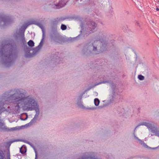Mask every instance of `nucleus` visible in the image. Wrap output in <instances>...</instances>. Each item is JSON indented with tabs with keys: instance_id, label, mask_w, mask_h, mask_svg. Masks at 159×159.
<instances>
[{
	"instance_id": "nucleus-1",
	"label": "nucleus",
	"mask_w": 159,
	"mask_h": 159,
	"mask_svg": "<svg viewBox=\"0 0 159 159\" xmlns=\"http://www.w3.org/2000/svg\"><path fill=\"white\" fill-rule=\"evenodd\" d=\"M25 93L22 89H15L9 93L3 94V98L0 101V115L9 108L8 104L13 103L15 105L12 109L15 113H19L20 107L24 110L32 111L36 112L34 118L27 124L31 125L35 122L39 114V106L35 98L31 96H25Z\"/></svg>"
},
{
	"instance_id": "nucleus-2",
	"label": "nucleus",
	"mask_w": 159,
	"mask_h": 159,
	"mask_svg": "<svg viewBox=\"0 0 159 159\" xmlns=\"http://www.w3.org/2000/svg\"><path fill=\"white\" fill-rule=\"evenodd\" d=\"M105 38L104 34L103 32H99L98 35L94 38L93 43H89L84 46L83 52L84 53H85L86 52L89 53L92 50L95 54H99L100 52L97 51V48L99 47L98 46L99 45H101L100 47V52L104 51L107 45V43L105 40Z\"/></svg>"
},
{
	"instance_id": "nucleus-3",
	"label": "nucleus",
	"mask_w": 159,
	"mask_h": 159,
	"mask_svg": "<svg viewBox=\"0 0 159 159\" xmlns=\"http://www.w3.org/2000/svg\"><path fill=\"white\" fill-rule=\"evenodd\" d=\"M7 44H6V43H5L4 44H2V48L1 52L2 53L3 52V50L4 49L6 48H8L12 47L11 48V50H9V54H7L6 56H5V61L4 62L5 65V66L7 67H9L12 65L14 63V60L13 59V57L14 54H13L14 50H13V44H12V43H6Z\"/></svg>"
},
{
	"instance_id": "nucleus-4",
	"label": "nucleus",
	"mask_w": 159,
	"mask_h": 159,
	"mask_svg": "<svg viewBox=\"0 0 159 159\" xmlns=\"http://www.w3.org/2000/svg\"><path fill=\"white\" fill-rule=\"evenodd\" d=\"M145 125L148 128L151 130V131L153 134L152 135H155L159 137V131H158L157 128L154 126V125L150 122H143L138 125L135 128V129L140 125Z\"/></svg>"
},
{
	"instance_id": "nucleus-5",
	"label": "nucleus",
	"mask_w": 159,
	"mask_h": 159,
	"mask_svg": "<svg viewBox=\"0 0 159 159\" xmlns=\"http://www.w3.org/2000/svg\"><path fill=\"white\" fill-rule=\"evenodd\" d=\"M95 157L96 153L93 152H86L83 154L80 159H99Z\"/></svg>"
},
{
	"instance_id": "nucleus-6",
	"label": "nucleus",
	"mask_w": 159,
	"mask_h": 159,
	"mask_svg": "<svg viewBox=\"0 0 159 159\" xmlns=\"http://www.w3.org/2000/svg\"><path fill=\"white\" fill-rule=\"evenodd\" d=\"M97 25L94 22L89 21L87 23L86 28L88 31L90 33L93 32L95 30Z\"/></svg>"
},
{
	"instance_id": "nucleus-7",
	"label": "nucleus",
	"mask_w": 159,
	"mask_h": 159,
	"mask_svg": "<svg viewBox=\"0 0 159 159\" xmlns=\"http://www.w3.org/2000/svg\"><path fill=\"white\" fill-rule=\"evenodd\" d=\"M3 123L0 122V128L4 130L7 131H13L17 130L19 129L20 128L19 127H16L11 128L7 127L4 126Z\"/></svg>"
},
{
	"instance_id": "nucleus-8",
	"label": "nucleus",
	"mask_w": 159,
	"mask_h": 159,
	"mask_svg": "<svg viewBox=\"0 0 159 159\" xmlns=\"http://www.w3.org/2000/svg\"><path fill=\"white\" fill-rule=\"evenodd\" d=\"M1 22L2 21L4 22V25H7L9 24L12 21V20L10 17L7 16L5 15H1L0 16Z\"/></svg>"
},
{
	"instance_id": "nucleus-9",
	"label": "nucleus",
	"mask_w": 159,
	"mask_h": 159,
	"mask_svg": "<svg viewBox=\"0 0 159 159\" xmlns=\"http://www.w3.org/2000/svg\"><path fill=\"white\" fill-rule=\"evenodd\" d=\"M69 0H56V3L55 5L57 7V8H59L65 6Z\"/></svg>"
},
{
	"instance_id": "nucleus-10",
	"label": "nucleus",
	"mask_w": 159,
	"mask_h": 159,
	"mask_svg": "<svg viewBox=\"0 0 159 159\" xmlns=\"http://www.w3.org/2000/svg\"><path fill=\"white\" fill-rule=\"evenodd\" d=\"M39 27L42 30V31L43 33V35H42V39L40 41V43H39V45L38 46V47H36V48H38V50H39L43 46V42L44 41V38H45V30L44 29L43 26L42 25H39Z\"/></svg>"
},
{
	"instance_id": "nucleus-11",
	"label": "nucleus",
	"mask_w": 159,
	"mask_h": 159,
	"mask_svg": "<svg viewBox=\"0 0 159 159\" xmlns=\"http://www.w3.org/2000/svg\"><path fill=\"white\" fill-rule=\"evenodd\" d=\"M27 26H26V25H23L22 28H23V32L21 34V40L22 41H25V38L24 37V32L25 30L27 27Z\"/></svg>"
},
{
	"instance_id": "nucleus-12",
	"label": "nucleus",
	"mask_w": 159,
	"mask_h": 159,
	"mask_svg": "<svg viewBox=\"0 0 159 159\" xmlns=\"http://www.w3.org/2000/svg\"><path fill=\"white\" fill-rule=\"evenodd\" d=\"M28 45L30 47H33L34 46V43L32 40H30L28 43Z\"/></svg>"
},
{
	"instance_id": "nucleus-13",
	"label": "nucleus",
	"mask_w": 159,
	"mask_h": 159,
	"mask_svg": "<svg viewBox=\"0 0 159 159\" xmlns=\"http://www.w3.org/2000/svg\"><path fill=\"white\" fill-rule=\"evenodd\" d=\"M28 51L25 55V57H30L32 56V55L30 53V50L29 49H27Z\"/></svg>"
},
{
	"instance_id": "nucleus-14",
	"label": "nucleus",
	"mask_w": 159,
	"mask_h": 159,
	"mask_svg": "<svg viewBox=\"0 0 159 159\" xmlns=\"http://www.w3.org/2000/svg\"><path fill=\"white\" fill-rule=\"evenodd\" d=\"M99 102L100 101L98 98H96L94 99V103L95 106H98L99 104Z\"/></svg>"
},
{
	"instance_id": "nucleus-15",
	"label": "nucleus",
	"mask_w": 159,
	"mask_h": 159,
	"mask_svg": "<svg viewBox=\"0 0 159 159\" xmlns=\"http://www.w3.org/2000/svg\"><path fill=\"white\" fill-rule=\"evenodd\" d=\"M0 157L1 159H3L4 157V152L1 150H0Z\"/></svg>"
},
{
	"instance_id": "nucleus-16",
	"label": "nucleus",
	"mask_w": 159,
	"mask_h": 159,
	"mask_svg": "<svg viewBox=\"0 0 159 159\" xmlns=\"http://www.w3.org/2000/svg\"><path fill=\"white\" fill-rule=\"evenodd\" d=\"M134 137L135 138V139L137 140L138 142L139 143L141 144H143V143L144 142L142 140H141L139 139L138 137H137L136 136H135V135L134 136Z\"/></svg>"
},
{
	"instance_id": "nucleus-17",
	"label": "nucleus",
	"mask_w": 159,
	"mask_h": 159,
	"mask_svg": "<svg viewBox=\"0 0 159 159\" xmlns=\"http://www.w3.org/2000/svg\"><path fill=\"white\" fill-rule=\"evenodd\" d=\"M138 78L141 80H143L144 79V77L143 75H140L138 76Z\"/></svg>"
},
{
	"instance_id": "nucleus-18",
	"label": "nucleus",
	"mask_w": 159,
	"mask_h": 159,
	"mask_svg": "<svg viewBox=\"0 0 159 159\" xmlns=\"http://www.w3.org/2000/svg\"><path fill=\"white\" fill-rule=\"evenodd\" d=\"M67 28L66 26L63 24H62L61 26V29L62 30H65Z\"/></svg>"
},
{
	"instance_id": "nucleus-19",
	"label": "nucleus",
	"mask_w": 159,
	"mask_h": 159,
	"mask_svg": "<svg viewBox=\"0 0 159 159\" xmlns=\"http://www.w3.org/2000/svg\"><path fill=\"white\" fill-rule=\"evenodd\" d=\"M26 152V150H22V148H20V152L22 154H24Z\"/></svg>"
},
{
	"instance_id": "nucleus-20",
	"label": "nucleus",
	"mask_w": 159,
	"mask_h": 159,
	"mask_svg": "<svg viewBox=\"0 0 159 159\" xmlns=\"http://www.w3.org/2000/svg\"><path fill=\"white\" fill-rule=\"evenodd\" d=\"M143 146L145 148H148V146L144 143V142L142 144Z\"/></svg>"
},
{
	"instance_id": "nucleus-21",
	"label": "nucleus",
	"mask_w": 159,
	"mask_h": 159,
	"mask_svg": "<svg viewBox=\"0 0 159 159\" xmlns=\"http://www.w3.org/2000/svg\"><path fill=\"white\" fill-rule=\"evenodd\" d=\"M109 81H103V82H102L101 83H100V84H100L101 83H109Z\"/></svg>"
},
{
	"instance_id": "nucleus-22",
	"label": "nucleus",
	"mask_w": 159,
	"mask_h": 159,
	"mask_svg": "<svg viewBox=\"0 0 159 159\" xmlns=\"http://www.w3.org/2000/svg\"><path fill=\"white\" fill-rule=\"evenodd\" d=\"M35 159H37V154L36 152V151H35Z\"/></svg>"
},
{
	"instance_id": "nucleus-23",
	"label": "nucleus",
	"mask_w": 159,
	"mask_h": 159,
	"mask_svg": "<svg viewBox=\"0 0 159 159\" xmlns=\"http://www.w3.org/2000/svg\"><path fill=\"white\" fill-rule=\"evenodd\" d=\"M156 10H157V11H159V8H158V7H157V8H156Z\"/></svg>"
},
{
	"instance_id": "nucleus-24",
	"label": "nucleus",
	"mask_w": 159,
	"mask_h": 159,
	"mask_svg": "<svg viewBox=\"0 0 159 159\" xmlns=\"http://www.w3.org/2000/svg\"><path fill=\"white\" fill-rule=\"evenodd\" d=\"M25 142L26 143H28L29 144H30V143L29 142H28V141H25Z\"/></svg>"
},
{
	"instance_id": "nucleus-25",
	"label": "nucleus",
	"mask_w": 159,
	"mask_h": 159,
	"mask_svg": "<svg viewBox=\"0 0 159 159\" xmlns=\"http://www.w3.org/2000/svg\"><path fill=\"white\" fill-rule=\"evenodd\" d=\"M77 104H78V105H80V104H79V102H78V103H77Z\"/></svg>"
},
{
	"instance_id": "nucleus-26",
	"label": "nucleus",
	"mask_w": 159,
	"mask_h": 159,
	"mask_svg": "<svg viewBox=\"0 0 159 159\" xmlns=\"http://www.w3.org/2000/svg\"><path fill=\"white\" fill-rule=\"evenodd\" d=\"M17 141V140H14L13 141V142H16V141Z\"/></svg>"
},
{
	"instance_id": "nucleus-27",
	"label": "nucleus",
	"mask_w": 159,
	"mask_h": 159,
	"mask_svg": "<svg viewBox=\"0 0 159 159\" xmlns=\"http://www.w3.org/2000/svg\"><path fill=\"white\" fill-rule=\"evenodd\" d=\"M82 97V96H81V98H80V99H81Z\"/></svg>"
},
{
	"instance_id": "nucleus-28",
	"label": "nucleus",
	"mask_w": 159,
	"mask_h": 159,
	"mask_svg": "<svg viewBox=\"0 0 159 159\" xmlns=\"http://www.w3.org/2000/svg\"><path fill=\"white\" fill-rule=\"evenodd\" d=\"M75 39V38H73V39H74H74Z\"/></svg>"
},
{
	"instance_id": "nucleus-29",
	"label": "nucleus",
	"mask_w": 159,
	"mask_h": 159,
	"mask_svg": "<svg viewBox=\"0 0 159 159\" xmlns=\"http://www.w3.org/2000/svg\"><path fill=\"white\" fill-rule=\"evenodd\" d=\"M22 120H24V119H22Z\"/></svg>"
},
{
	"instance_id": "nucleus-30",
	"label": "nucleus",
	"mask_w": 159,
	"mask_h": 159,
	"mask_svg": "<svg viewBox=\"0 0 159 159\" xmlns=\"http://www.w3.org/2000/svg\"><path fill=\"white\" fill-rule=\"evenodd\" d=\"M78 0H76V1H78Z\"/></svg>"
}]
</instances>
